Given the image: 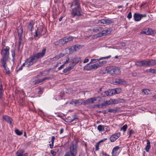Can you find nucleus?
Here are the masks:
<instances>
[{"label":"nucleus","instance_id":"f257e3e1","mask_svg":"<svg viewBox=\"0 0 156 156\" xmlns=\"http://www.w3.org/2000/svg\"><path fill=\"white\" fill-rule=\"evenodd\" d=\"M46 48H44L43 49L41 52L35 53L28 58L27 61L28 63V66L30 67L36 63L38 61V59L43 57L46 53Z\"/></svg>","mask_w":156,"mask_h":156},{"label":"nucleus","instance_id":"f03ea898","mask_svg":"<svg viewBox=\"0 0 156 156\" xmlns=\"http://www.w3.org/2000/svg\"><path fill=\"white\" fill-rule=\"evenodd\" d=\"M77 143L74 141L71 143L69 147L70 152L66 153L64 156H75L77 153Z\"/></svg>","mask_w":156,"mask_h":156},{"label":"nucleus","instance_id":"7ed1b4c3","mask_svg":"<svg viewBox=\"0 0 156 156\" xmlns=\"http://www.w3.org/2000/svg\"><path fill=\"white\" fill-rule=\"evenodd\" d=\"M10 48L9 46H6L5 48L1 50V58L0 62H7L9 58V51Z\"/></svg>","mask_w":156,"mask_h":156},{"label":"nucleus","instance_id":"20e7f679","mask_svg":"<svg viewBox=\"0 0 156 156\" xmlns=\"http://www.w3.org/2000/svg\"><path fill=\"white\" fill-rule=\"evenodd\" d=\"M82 10L80 6L75 7L71 11V15L73 17L76 16H82Z\"/></svg>","mask_w":156,"mask_h":156},{"label":"nucleus","instance_id":"39448f33","mask_svg":"<svg viewBox=\"0 0 156 156\" xmlns=\"http://www.w3.org/2000/svg\"><path fill=\"white\" fill-rule=\"evenodd\" d=\"M106 70L108 73L112 75H119L121 73L119 68L118 67H108L106 68Z\"/></svg>","mask_w":156,"mask_h":156},{"label":"nucleus","instance_id":"423d86ee","mask_svg":"<svg viewBox=\"0 0 156 156\" xmlns=\"http://www.w3.org/2000/svg\"><path fill=\"white\" fill-rule=\"evenodd\" d=\"M98 97H94L90 98L85 100H83V105H88L89 104H93L94 101H96Z\"/></svg>","mask_w":156,"mask_h":156},{"label":"nucleus","instance_id":"0eeeda50","mask_svg":"<svg viewBox=\"0 0 156 156\" xmlns=\"http://www.w3.org/2000/svg\"><path fill=\"white\" fill-rule=\"evenodd\" d=\"M70 104L72 105H83V100L82 99H80L78 100H72L70 102Z\"/></svg>","mask_w":156,"mask_h":156},{"label":"nucleus","instance_id":"6e6552de","mask_svg":"<svg viewBox=\"0 0 156 156\" xmlns=\"http://www.w3.org/2000/svg\"><path fill=\"white\" fill-rule=\"evenodd\" d=\"M0 66H1L3 67L5 71L6 74H10V73L9 69V68L7 67V62H0Z\"/></svg>","mask_w":156,"mask_h":156},{"label":"nucleus","instance_id":"1a4fd4ad","mask_svg":"<svg viewBox=\"0 0 156 156\" xmlns=\"http://www.w3.org/2000/svg\"><path fill=\"white\" fill-rule=\"evenodd\" d=\"M66 44L64 38L60 39L59 41L56 42L55 43V45L58 46H61L63 44Z\"/></svg>","mask_w":156,"mask_h":156},{"label":"nucleus","instance_id":"9d476101","mask_svg":"<svg viewBox=\"0 0 156 156\" xmlns=\"http://www.w3.org/2000/svg\"><path fill=\"white\" fill-rule=\"evenodd\" d=\"M3 118L7 122L12 125V119L10 117L7 115H4Z\"/></svg>","mask_w":156,"mask_h":156},{"label":"nucleus","instance_id":"9b49d317","mask_svg":"<svg viewBox=\"0 0 156 156\" xmlns=\"http://www.w3.org/2000/svg\"><path fill=\"white\" fill-rule=\"evenodd\" d=\"M115 84H123L126 83V81L122 79H116L114 80Z\"/></svg>","mask_w":156,"mask_h":156},{"label":"nucleus","instance_id":"f8f14e48","mask_svg":"<svg viewBox=\"0 0 156 156\" xmlns=\"http://www.w3.org/2000/svg\"><path fill=\"white\" fill-rule=\"evenodd\" d=\"M34 22L32 20H30L28 25L27 26L28 30L30 31H32V29L34 27Z\"/></svg>","mask_w":156,"mask_h":156},{"label":"nucleus","instance_id":"ddd939ff","mask_svg":"<svg viewBox=\"0 0 156 156\" xmlns=\"http://www.w3.org/2000/svg\"><path fill=\"white\" fill-rule=\"evenodd\" d=\"M111 55H108L107 56L104 57H101L99 59H91V62H96L95 61L97 60V61H99L101 60L102 59H108L109 58L111 57Z\"/></svg>","mask_w":156,"mask_h":156},{"label":"nucleus","instance_id":"4468645a","mask_svg":"<svg viewBox=\"0 0 156 156\" xmlns=\"http://www.w3.org/2000/svg\"><path fill=\"white\" fill-rule=\"evenodd\" d=\"M133 17L134 18V20L135 21H140L141 19V16H140V14L135 13Z\"/></svg>","mask_w":156,"mask_h":156},{"label":"nucleus","instance_id":"2eb2a0df","mask_svg":"<svg viewBox=\"0 0 156 156\" xmlns=\"http://www.w3.org/2000/svg\"><path fill=\"white\" fill-rule=\"evenodd\" d=\"M48 79H49V78L48 77H45L42 79H39L38 80H36L34 82L33 81V83H32V84H33L34 85L37 83H39L42 82L43 81H44V80Z\"/></svg>","mask_w":156,"mask_h":156},{"label":"nucleus","instance_id":"dca6fc26","mask_svg":"<svg viewBox=\"0 0 156 156\" xmlns=\"http://www.w3.org/2000/svg\"><path fill=\"white\" fill-rule=\"evenodd\" d=\"M18 33L19 37H22L23 28L22 26H19L18 28Z\"/></svg>","mask_w":156,"mask_h":156},{"label":"nucleus","instance_id":"f3484780","mask_svg":"<svg viewBox=\"0 0 156 156\" xmlns=\"http://www.w3.org/2000/svg\"><path fill=\"white\" fill-rule=\"evenodd\" d=\"M65 56V54L62 53H60L58 55H56L54 57L52 58V59H53V60L55 61L58 60Z\"/></svg>","mask_w":156,"mask_h":156},{"label":"nucleus","instance_id":"a211bd4d","mask_svg":"<svg viewBox=\"0 0 156 156\" xmlns=\"http://www.w3.org/2000/svg\"><path fill=\"white\" fill-rule=\"evenodd\" d=\"M148 67L154 66L156 64V60L151 59L148 60Z\"/></svg>","mask_w":156,"mask_h":156},{"label":"nucleus","instance_id":"6ab92c4d","mask_svg":"<svg viewBox=\"0 0 156 156\" xmlns=\"http://www.w3.org/2000/svg\"><path fill=\"white\" fill-rule=\"evenodd\" d=\"M65 50L66 51H67V50L69 51V52L67 53V54H68L72 53L73 52L75 51H74V48H73V46L67 48L65 49Z\"/></svg>","mask_w":156,"mask_h":156},{"label":"nucleus","instance_id":"aec40b11","mask_svg":"<svg viewBox=\"0 0 156 156\" xmlns=\"http://www.w3.org/2000/svg\"><path fill=\"white\" fill-rule=\"evenodd\" d=\"M76 65L81 60V58L74 57L71 59Z\"/></svg>","mask_w":156,"mask_h":156},{"label":"nucleus","instance_id":"412c9836","mask_svg":"<svg viewBox=\"0 0 156 156\" xmlns=\"http://www.w3.org/2000/svg\"><path fill=\"white\" fill-rule=\"evenodd\" d=\"M82 47V46L81 45H75L73 46V48H74V51H77L81 48Z\"/></svg>","mask_w":156,"mask_h":156},{"label":"nucleus","instance_id":"4be33fe9","mask_svg":"<svg viewBox=\"0 0 156 156\" xmlns=\"http://www.w3.org/2000/svg\"><path fill=\"white\" fill-rule=\"evenodd\" d=\"M73 37L72 36H69V37H65L64 38L65 43H66L72 41Z\"/></svg>","mask_w":156,"mask_h":156},{"label":"nucleus","instance_id":"5701e85b","mask_svg":"<svg viewBox=\"0 0 156 156\" xmlns=\"http://www.w3.org/2000/svg\"><path fill=\"white\" fill-rule=\"evenodd\" d=\"M147 145L145 148V150L146 152H148L151 147L150 142L148 140H147Z\"/></svg>","mask_w":156,"mask_h":156},{"label":"nucleus","instance_id":"b1692460","mask_svg":"<svg viewBox=\"0 0 156 156\" xmlns=\"http://www.w3.org/2000/svg\"><path fill=\"white\" fill-rule=\"evenodd\" d=\"M118 139V137L116 136L115 134L112 135L110 137V141L112 142L115 141L117 139Z\"/></svg>","mask_w":156,"mask_h":156},{"label":"nucleus","instance_id":"393cba45","mask_svg":"<svg viewBox=\"0 0 156 156\" xmlns=\"http://www.w3.org/2000/svg\"><path fill=\"white\" fill-rule=\"evenodd\" d=\"M106 63L107 61H103L101 62H100L98 63H97L98 65L97 66H98L99 68L105 64H106Z\"/></svg>","mask_w":156,"mask_h":156},{"label":"nucleus","instance_id":"a878e982","mask_svg":"<svg viewBox=\"0 0 156 156\" xmlns=\"http://www.w3.org/2000/svg\"><path fill=\"white\" fill-rule=\"evenodd\" d=\"M118 111L117 108H115L114 109L109 108L108 109V112H110L115 113Z\"/></svg>","mask_w":156,"mask_h":156},{"label":"nucleus","instance_id":"bb28decb","mask_svg":"<svg viewBox=\"0 0 156 156\" xmlns=\"http://www.w3.org/2000/svg\"><path fill=\"white\" fill-rule=\"evenodd\" d=\"M84 70L87 71H90L91 70L90 65H89V64H87L84 67Z\"/></svg>","mask_w":156,"mask_h":156},{"label":"nucleus","instance_id":"cd10ccee","mask_svg":"<svg viewBox=\"0 0 156 156\" xmlns=\"http://www.w3.org/2000/svg\"><path fill=\"white\" fill-rule=\"evenodd\" d=\"M79 0H75L72 3L71 6L75 5L76 6V7H77L78 6H80L79 3Z\"/></svg>","mask_w":156,"mask_h":156},{"label":"nucleus","instance_id":"c85d7f7f","mask_svg":"<svg viewBox=\"0 0 156 156\" xmlns=\"http://www.w3.org/2000/svg\"><path fill=\"white\" fill-rule=\"evenodd\" d=\"M113 89L114 90L115 94H119L122 91V90L120 88H116L115 89Z\"/></svg>","mask_w":156,"mask_h":156},{"label":"nucleus","instance_id":"c756f323","mask_svg":"<svg viewBox=\"0 0 156 156\" xmlns=\"http://www.w3.org/2000/svg\"><path fill=\"white\" fill-rule=\"evenodd\" d=\"M97 63L90 65L91 70L93 69H96L98 68L97 66Z\"/></svg>","mask_w":156,"mask_h":156},{"label":"nucleus","instance_id":"7c9ffc66","mask_svg":"<svg viewBox=\"0 0 156 156\" xmlns=\"http://www.w3.org/2000/svg\"><path fill=\"white\" fill-rule=\"evenodd\" d=\"M72 69L70 67L68 66L67 67H66L65 69H64V70L63 71V72L64 73H66L67 72L70 71Z\"/></svg>","mask_w":156,"mask_h":156},{"label":"nucleus","instance_id":"2f4dec72","mask_svg":"<svg viewBox=\"0 0 156 156\" xmlns=\"http://www.w3.org/2000/svg\"><path fill=\"white\" fill-rule=\"evenodd\" d=\"M150 90L148 89H144L142 90V91L144 93V94L145 95H147L149 94V92H150Z\"/></svg>","mask_w":156,"mask_h":156},{"label":"nucleus","instance_id":"473e14b6","mask_svg":"<svg viewBox=\"0 0 156 156\" xmlns=\"http://www.w3.org/2000/svg\"><path fill=\"white\" fill-rule=\"evenodd\" d=\"M127 125L126 124H125L123 126L120 128V131L123 130V131L125 132L126 130V129L127 128Z\"/></svg>","mask_w":156,"mask_h":156},{"label":"nucleus","instance_id":"72a5a7b5","mask_svg":"<svg viewBox=\"0 0 156 156\" xmlns=\"http://www.w3.org/2000/svg\"><path fill=\"white\" fill-rule=\"evenodd\" d=\"M143 66L148 67V60H142Z\"/></svg>","mask_w":156,"mask_h":156},{"label":"nucleus","instance_id":"f704fd0d","mask_svg":"<svg viewBox=\"0 0 156 156\" xmlns=\"http://www.w3.org/2000/svg\"><path fill=\"white\" fill-rule=\"evenodd\" d=\"M136 65L137 66H143L142 60L137 61L136 63Z\"/></svg>","mask_w":156,"mask_h":156},{"label":"nucleus","instance_id":"c9c22d12","mask_svg":"<svg viewBox=\"0 0 156 156\" xmlns=\"http://www.w3.org/2000/svg\"><path fill=\"white\" fill-rule=\"evenodd\" d=\"M104 126L102 125H99L98 127V129L100 131H102L104 130V128L103 127Z\"/></svg>","mask_w":156,"mask_h":156},{"label":"nucleus","instance_id":"e433bc0d","mask_svg":"<svg viewBox=\"0 0 156 156\" xmlns=\"http://www.w3.org/2000/svg\"><path fill=\"white\" fill-rule=\"evenodd\" d=\"M146 71L148 73H156V70L154 69H147Z\"/></svg>","mask_w":156,"mask_h":156},{"label":"nucleus","instance_id":"4c0bfd02","mask_svg":"<svg viewBox=\"0 0 156 156\" xmlns=\"http://www.w3.org/2000/svg\"><path fill=\"white\" fill-rule=\"evenodd\" d=\"M111 101L112 102V103H110V104H118L117 99H111Z\"/></svg>","mask_w":156,"mask_h":156},{"label":"nucleus","instance_id":"58836bf2","mask_svg":"<svg viewBox=\"0 0 156 156\" xmlns=\"http://www.w3.org/2000/svg\"><path fill=\"white\" fill-rule=\"evenodd\" d=\"M70 63L69 65V67H70L71 68L73 69L74 67L76 65L74 62L72 61V60L71 59L70 61Z\"/></svg>","mask_w":156,"mask_h":156},{"label":"nucleus","instance_id":"ea45409f","mask_svg":"<svg viewBox=\"0 0 156 156\" xmlns=\"http://www.w3.org/2000/svg\"><path fill=\"white\" fill-rule=\"evenodd\" d=\"M41 34V33L39 31V30L38 29H37V30H36L35 31V34L34 35V36L35 37H37L39 35H40Z\"/></svg>","mask_w":156,"mask_h":156},{"label":"nucleus","instance_id":"a19ab883","mask_svg":"<svg viewBox=\"0 0 156 156\" xmlns=\"http://www.w3.org/2000/svg\"><path fill=\"white\" fill-rule=\"evenodd\" d=\"M150 33H151V32L149 30H148L146 31H142L140 32V34H145L147 35H149V34H150Z\"/></svg>","mask_w":156,"mask_h":156},{"label":"nucleus","instance_id":"79ce46f5","mask_svg":"<svg viewBox=\"0 0 156 156\" xmlns=\"http://www.w3.org/2000/svg\"><path fill=\"white\" fill-rule=\"evenodd\" d=\"M22 37H19L18 41V47L19 48L22 43Z\"/></svg>","mask_w":156,"mask_h":156},{"label":"nucleus","instance_id":"37998d69","mask_svg":"<svg viewBox=\"0 0 156 156\" xmlns=\"http://www.w3.org/2000/svg\"><path fill=\"white\" fill-rule=\"evenodd\" d=\"M119 146H116L112 150V153H113L117 151L119 149Z\"/></svg>","mask_w":156,"mask_h":156},{"label":"nucleus","instance_id":"c03bdc74","mask_svg":"<svg viewBox=\"0 0 156 156\" xmlns=\"http://www.w3.org/2000/svg\"><path fill=\"white\" fill-rule=\"evenodd\" d=\"M98 23H100L103 24H106V19H102L101 20H98Z\"/></svg>","mask_w":156,"mask_h":156},{"label":"nucleus","instance_id":"a18cd8bd","mask_svg":"<svg viewBox=\"0 0 156 156\" xmlns=\"http://www.w3.org/2000/svg\"><path fill=\"white\" fill-rule=\"evenodd\" d=\"M15 132L17 135H21L22 134V132L20 131L19 129H17L15 130Z\"/></svg>","mask_w":156,"mask_h":156},{"label":"nucleus","instance_id":"49530a36","mask_svg":"<svg viewBox=\"0 0 156 156\" xmlns=\"http://www.w3.org/2000/svg\"><path fill=\"white\" fill-rule=\"evenodd\" d=\"M113 22H114L111 20L106 19V24H110L113 23Z\"/></svg>","mask_w":156,"mask_h":156},{"label":"nucleus","instance_id":"de8ad7c7","mask_svg":"<svg viewBox=\"0 0 156 156\" xmlns=\"http://www.w3.org/2000/svg\"><path fill=\"white\" fill-rule=\"evenodd\" d=\"M16 153L17 156H22L23 155V152L22 151H17Z\"/></svg>","mask_w":156,"mask_h":156},{"label":"nucleus","instance_id":"09e8293b","mask_svg":"<svg viewBox=\"0 0 156 156\" xmlns=\"http://www.w3.org/2000/svg\"><path fill=\"white\" fill-rule=\"evenodd\" d=\"M110 96L115 94L114 89H112L108 90Z\"/></svg>","mask_w":156,"mask_h":156},{"label":"nucleus","instance_id":"8fccbe9b","mask_svg":"<svg viewBox=\"0 0 156 156\" xmlns=\"http://www.w3.org/2000/svg\"><path fill=\"white\" fill-rule=\"evenodd\" d=\"M0 97H2V95H3V93L2 92V85L1 84L0 85Z\"/></svg>","mask_w":156,"mask_h":156},{"label":"nucleus","instance_id":"3c124183","mask_svg":"<svg viewBox=\"0 0 156 156\" xmlns=\"http://www.w3.org/2000/svg\"><path fill=\"white\" fill-rule=\"evenodd\" d=\"M26 66L27 67H29L30 66H28V63L27 62V60L25 61V62L23 63L22 66H21L22 67L24 66Z\"/></svg>","mask_w":156,"mask_h":156},{"label":"nucleus","instance_id":"603ef678","mask_svg":"<svg viewBox=\"0 0 156 156\" xmlns=\"http://www.w3.org/2000/svg\"><path fill=\"white\" fill-rule=\"evenodd\" d=\"M118 103H123L125 102V101L124 99H117Z\"/></svg>","mask_w":156,"mask_h":156},{"label":"nucleus","instance_id":"864d4df0","mask_svg":"<svg viewBox=\"0 0 156 156\" xmlns=\"http://www.w3.org/2000/svg\"><path fill=\"white\" fill-rule=\"evenodd\" d=\"M50 152L51 154H52V155L53 156H55L56 154V152L54 151L53 150H51L50 151Z\"/></svg>","mask_w":156,"mask_h":156},{"label":"nucleus","instance_id":"5fc2aeb1","mask_svg":"<svg viewBox=\"0 0 156 156\" xmlns=\"http://www.w3.org/2000/svg\"><path fill=\"white\" fill-rule=\"evenodd\" d=\"M132 13L131 12L129 13L128 15L127 16V17L128 19H130L132 18Z\"/></svg>","mask_w":156,"mask_h":156},{"label":"nucleus","instance_id":"6e6d98bb","mask_svg":"<svg viewBox=\"0 0 156 156\" xmlns=\"http://www.w3.org/2000/svg\"><path fill=\"white\" fill-rule=\"evenodd\" d=\"M100 144L98 142L97 144L95 146V150L96 151H98L99 149V145Z\"/></svg>","mask_w":156,"mask_h":156},{"label":"nucleus","instance_id":"4d7b16f0","mask_svg":"<svg viewBox=\"0 0 156 156\" xmlns=\"http://www.w3.org/2000/svg\"><path fill=\"white\" fill-rule=\"evenodd\" d=\"M104 35L103 34V33L102 32H102L101 33H98L97 34V37H101L103 36Z\"/></svg>","mask_w":156,"mask_h":156},{"label":"nucleus","instance_id":"13d9d810","mask_svg":"<svg viewBox=\"0 0 156 156\" xmlns=\"http://www.w3.org/2000/svg\"><path fill=\"white\" fill-rule=\"evenodd\" d=\"M109 30L108 29L106 30H103L102 31L104 35H106L108 32Z\"/></svg>","mask_w":156,"mask_h":156},{"label":"nucleus","instance_id":"bf43d9fd","mask_svg":"<svg viewBox=\"0 0 156 156\" xmlns=\"http://www.w3.org/2000/svg\"><path fill=\"white\" fill-rule=\"evenodd\" d=\"M105 93L107 96H110L109 90L106 91L105 92Z\"/></svg>","mask_w":156,"mask_h":156},{"label":"nucleus","instance_id":"052dcab7","mask_svg":"<svg viewBox=\"0 0 156 156\" xmlns=\"http://www.w3.org/2000/svg\"><path fill=\"white\" fill-rule=\"evenodd\" d=\"M65 65L64 64H63V65L59 67L58 68V70H60L62 69L64 66Z\"/></svg>","mask_w":156,"mask_h":156},{"label":"nucleus","instance_id":"680f3d73","mask_svg":"<svg viewBox=\"0 0 156 156\" xmlns=\"http://www.w3.org/2000/svg\"><path fill=\"white\" fill-rule=\"evenodd\" d=\"M107 140V138H104L102 139L100 141H99L98 142V143L99 144H100L101 143V142H102L104 141H105V140Z\"/></svg>","mask_w":156,"mask_h":156},{"label":"nucleus","instance_id":"e2e57ef3","mask_svg":"<svg viewBox=\"0 0 156 156\" xmlns=\"http://www.w3.org/2000/svg\"><path fill=\"white\" fill-rule=\"evenodd\" d=\"M89 61V60L88 58H86L85 59V60L83 61V63H86L87 62Z\"/></svg>","mask_w":156,"mask_h":156},{"label":"nucleus","instance_id":"0e129e2a","mask_svg":"<svg viewBox=\"0 0 156 156\" xmlns=\"http://www.w3.org/2000/svg\"><path fill=\"white\" fill-rule=\"evenodd\" d=\"M12 55L13 58V59L14 58L15 56V53L14 51H12Z\"/></svg>","mask_w":156,"mask_h":156},{"label":"nucleus","instance_id":"69168bd1","mask_svg":"<svg viewBox=\"0 0 156 156\" xmlns=\"http://www.w3.org/2000/svg\"><path fill=\"white\" fill-rule=\"evenodd\" d=\"M55 139V137L54 136H52L51 137V143H54V140Z\"/></svg>","mask_w":156,"mask_h":156},{"label":"nucleus","instance_id":"338daca9","mask_svg":"<svg viewBox=\"0 0 156 156\" xmlns=\"http://www.w3.org/2000/svg\"><path fill=\"white\" fill-rule=\"evenodd\" d=\"M64 131V129L63 128H62L61 129L60 131V134H61L63 133Z\"/></svg>","mask_w":156,"mask_h":156},{"label":"nucleus","instance_id":"774afa93","mask_svg":"<svg viewBox=\"0 0 156 156\" xmlns=\"http://www.w3.org/2000/svg\"><path fill=\"white\" fill-rule=\"evenodd\" d=\"M120 45L122 46H124L126 45V44L124 42H121L120 43Z\"/></svg>","mask_w":156,"mask_h":156}]
</instances>
